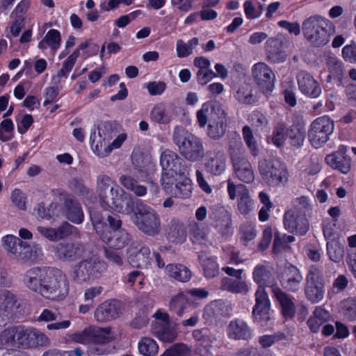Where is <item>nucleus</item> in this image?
Segmentation results:
<instances>
[{"mask_svg": "<svg viewBox=\"0 0 356 356\" xmlns=\"http://www.w3.org/2000/svg\"><path fill=\"white\" fill-rule=\"evenodd\" d=\"M24 283L29 289L51 300H61L69 293L67 279L58 269L32 268L26 273Z\"/></svg>", "mask_w": 356, "mask_h": 356, "instance_id": "1", "label": "nucleus"}, {"mask_svg": "<svg viewBox=\"0 0 356 356\" xmlns=\"http://www.w3.org/2000/svg\"><path fill=\"white\" fill-rule=\"evenodd\" d=\"M163 169L161 182L167 193L188 197L192 192V181L187 168L181 164V157H161Z\"/></svg>", "mask_w": 356, "mask_h": 356, "instance_id": "2", "label": "nucleus"}, {"mask_svg": "<svg viewBox=\"0 0 356 356\" xmlns=\"http://www.w3.org/2000/svg\"><path fill=\"white\" fill-rule=\"evenodd\" d=\"M97 191L103 207L112 209L122 213L132 211L131 197L106 175H99L97 180Z\"/></svg>", "mask_w": 356, "mask_h": 356, "instance_id": "3", "label": "nucleus"}, {"mask_svg": "<svg viewBox=\"0 0 356 356\" xmlns=\"http://www.w3.org/2000/svg\"><path fill=\"white\" fill-rule=\"evenodd\" d=\"M90 216L93 227L102 241L116 250L125 246L129 241V235L125 230L120 229L122 222L118 218L108 216V227L100 212L90 210Z\"/></svg>", "mask_w": 356, "mask_h": 356, "instance_id": "4", "label": "nucleus"}, {"mask_svg": "<svg viewBox=\"0 0 356 356\" xmlns=\"http://www.w3.org/2000/svg\"><path fill=\"white\" fill-rule=\"evenodd\" d=\"M334 30L333 23L319 15L309 17L302 24L305 38L315 47H323L327 44Z\"/></svg>", "mask_w": 356, "mask_h": 356, "instance_id": "5", "label": "nucleus"}, {"mask_svg": "<svg viewBox=\"0 0 356 356\" xmlns=\"http://www.w3.org/2000/svg\"><path fill=\"white\" fill-rule=\"evenodd\" d=\"M115 135V131L109 122H102L95 127L90 136V144L96 154H109L113 149H118L127 139V134H120L111 143Z\"/></svg>", "mask_w": 356, "mask_h": 356, "instance_id": "6", "label": "nucleus"}, {"mask_svg": "<svg viewBox=\"0 0 356 356\" xmlns=\"http://www.w3.org/2000/svg\"><path fill=\"white\" fill-rule=\"evenodd\" d=\"M259 170L262 178L269 185L279 186L288 181L286 167L275 157L262 159L259 163Z\"/></svg>", "mask_w": 356, "mask_h": 356, "instance_id": "7", "label": "nucleus"}, {"mask_svg": "<svg viewBox=\"0 0 356 356\" xmlns=\"http://www.w3.org/2000/svg\"><path fill=\"white\" fill-rule=\"evenodd\" d=\"M116 336L111 327L89 326L73 333L70 338L74 342L84 345L106 344L115 340Z\"/></svg>", "mask_w": 356, "mask_h": 356, "instance_id": "8", "label": "nucleus"}, {"mask_svg": "<svg viewBox=\"0 0 356 356\" xmlns=\"http://www.w3.org/2000/svg\"><path fill=\"white\" fill-rule=\"evenodd\" d=\"M133 222L142 232L149 234H156L159 231L160 220L156 212L150 207L138 202L132 218Z\"/></svg>", "mask_w": 356, "mask_h": 356, "instance_id": "9", "label": "nucleus"}, {"mask_svg": "<svg viewBox=\"0 0 356 356\" xmlns=\"http://www.w3.org/2000/svg\"><path fill=\"white\" fill-rule=\"evenodd\" d=\"M154 321L151 325V332L164 343H171L177 337L176 326L170 321V316L163 309H158L153 315Z\"/></svg>", "mask_w": 356, "mask_h": 356, "instance_id": "10", "label": "nucleus"}, {"mask_svg": "<svg viewBox=\"0 0 356 356\" xmlns=\"http://www.w3.org/2000/svg\"><path fill=\"white\" fill-rule=\"evenodd\" d=\"M334 130V123L327 115L314 120L310 125L308 138L315 148L322 147L329 139Z\"/></svg>", "mask_w": 356, "mask_h": 356, "instance_id": "11", "label": "nucleus"}, {"mask_svg": "<svg viewBox=\"0 0 356 356\" xmlns=\"http://www.w3.org/2000/svg\"><path fill=\"white\" fill-rule=\"evenodd\" d=\"M106 270V264L97 258L83 260L74 266L72 277L83 283L98 277Z\"/></svg>", "mask_w": 356, "mask_h": 356, "instance_id": "12", "label": "nucleus"}, {"mask_svg": "<svg viewBox=\"0 0 356 356\" xmlns=\"http://www.w3.org/2000/svg\"><path fill=\"white\" fill-rule=\"evenodd\" d=\"M324 291L323 272L318 267L312 266L306 278L305 296L312 303H317L323 300Z\"/></svg>", "mask_w": 356, "mask_h": 356, "instance_id": "13", "label": "nucleus"}, {"mask_svg": "<svg viewBox=\"0 0 356 356\" xmlns=\"http://www.w3.org/2000/svg\"><path fill=\"white\" fill-rule=\"evenodd\" d=\"M267 38L268 35L264 32H254L249 36L248 42L252 45H257L266 40L265 49L268 60L273 63H280L285 60L286 54L280 50V41L275 38Z\"/></svg>", "mask_w": 356, "mask_h": 356, "instance_id": "14", "label": "nucleus"}, {"mask_svg": "<svg viewBox=\"0 0 356 356\" xmlns=\"http://www.w3.org/2000/svg\"><path fill=\"white\" fill-rule=\"evenodd\" d=\"M31 327L7 328L0 334V342L9 346L31 348Z\"/></svg>", "mask_w": 356, "mask_h": 356, "instance_id": "15", "label": "nucleus"}, {"mask_svg": "<svg viewBox=\"0 0 356 356\" xmlns=\"http://www.w3.org/2000/svg\"><path fill=\"white\" fill-rule=\"evenodd\" d=\"M227 193L232 200L238 197L237 209L241 215L248 216L254 210V202L245 185L235 184L231 179H228Z\"/></svg>", "mask_w": 356, "mask_h": 356, "instance_id": "16", "label": "nucleus"}, {"mask_svg": "<svg viewBox=\"0 0 356 356\" xmlns=\"http://www.w3.org/2000/svg\"><path fill=\"white\" fill-rule=\"evenodd\" d=\"M173 138L183 154H200L203 152L200 139L182 127H177L175 129Z\"/></svg>", "mask_w": 356, "mask_h": 356, "instance_id": "17", "label": "nucleus"}, {"mask_svg": "<svg viewBox=\"0 0 356 356\" xmlns=\"http://www.w3.org/2000/svg\"><path fill=\"white\" fill-rule=\"evenodd\" d=\"M252 76L259 90L265 95H270L275 88V75L265 63L259 62L252 68Z\"/></svg>", "mask_w": 356, "mask_h": 356, "instance_id": "18", "label": "nucleus"}, {"mask_svg": "<svg viewBox=\"0 0 356 356\" xmlns=\"http://www.w3.org/2000/svg\"><path fill=\"white\" fill-rule=\"evenodd\" d=\"M283 223L289 232L299 235H305L309 229V220L296 207H291L285 211Z\"/></svg>", "mask_w": 356, "mask_h": 356, "instance_id": "19", "label": "nucleus"}, {"mask_svg": "<svg viewBox=\"0 0 356 356\" xmlns=\"http://www.w3.org/2000/svg\"><path fill=\"white\" fill-rule=\"evenodd\" d=\"M127 260L133 267L143 268L150 265L152 256L148 247L133 244L128 248Z\"/></svg>", "mask_w": 356, "mask_h": 356, "instance_id": "20", "label": "nucleus"}, {"mask_svg": "<svg viewBox=\"0 0 356 356\" xmlns=\"http://www.w3.org/2000/svg\"><path fill=\"white\" fill-rule=\"evenodd\" d=\"M297 81L300 91L309 98H317L321 92V87L318 81L305 71L300 72L297 75Z\"/></svg>", "mask_w": 356, "mask_h": 356, "instance_id": "21", "label": "nucleus"}, {"mask_svg": "<svg viewBox=\"0 0 356 356\" xmlns=\"http://www.w3.org/2000/svg\"><path fill=\"white\" fill-rule=\"evenodd\" d=\"M256 304L253 308L252 315L257 323L269 319L270 300L264 287L258 286L255 293Z\"/></svg>", "mask_w": 356, "mask_h": 356, "instance_id": "22", "label": "nucleus"}, {"mask_svg": "<svg viewBox=\"0 0 356 356\" xmlns=\"http://www.w3.org/2000/svg\"><path fill=\"white\" fill-rule=\"evenodd\" d=\"M234 175L241 181L251 183L254 179V174L246 157H232Z\"/></svg>", "mask_w": 356, "mask_h": 356, "instance_id": "23", "label": "nucleus"}, {"mask_svg": "<svg viewBox=\"0 0 356 356\" xmlns=\"http://www.w3.org/2000/svg\"><path fill=\"white\" fill-rule=\"evenodd\" d=\"M302 279L300 270L296 266L290 265L283 270L280 282L284 289L295 292L299 289Z\"/></svg>", "mask_w": 356, "mask_h": 356, "instance_id": "24", "label": "nucleus"}, {"mask_svg": "<svg viewBox=\"0 0 356 356\" xmlns=\"http://www.w3.org/2000/svg\"><path fill=\"white\" fill-rule=\"evenodd\" d=\"M37 230L44 237L52 241L60 240L76 232V227L66 222L56 229L38 226Z\"/></svg>", "mask_w": 356, "mask_h": 356, "instance_id": "25", "label": "nucleus"}, {"mask_svg": "<svg viewBox=\"0 0 356 356\" xmlns=\"http://www.w3.org/2000/svg\"><path fill=\"white\" fill-rule=\"evenodd\" d=\"M229 338L234 340H248L252 337V330L246 322L241 319L232 320L227 326Z\"/></svg>", "mask_w": 356, "mask_h": 356, "instance_id": "26", "label": "nucleus"}, {"mask_svg": "<svg viewBox=\"0 0 356 356\" xmlns=\"http://www.w3.org/2000/svg\"><path fill=\"white\" fill-rule=\"evenodd\" d=\"M325 65L327 67L329 75L327 81L332 79H336L341 84L344 77L343 63L333 54L328 52L325 54Z\"/></svg>", "mask_w": 356, "mask_h": 356, "instance_id": "27", "label": "nucleus"}, {"mask_svg": "<svg viewBox=\"0 0 356 356\" xmlns=\"http://www.w3.org/2000/svg\"><path fill=\"white\" fill-rule=\"evenodd\" d=\"M62 38L60 32L54 29L49 30L43 38L39 42L38 47L42 52L49 49L54 54L61 46Z\"/></svg>", "mask_w": 356, "mask_h": 356, "instance_id": "28", "label": "nucleus"}, {"mask_svg": "<svg viewBox=\"0 0 356 356\" xmlns=\"http://www.w3.org/2000/svg\"><path fill=\"white\" fill-rule=\"evenodd\" d=\"M120 314V306L116 302H104L95 312V318L99 322H106L116 318Z\"/></svg>", "mask_w": 356, "mask_h": 356, "instance_id": "29", "label": "nucleus"}, {"mask_svg": "<svg viewBox=\"0 0 356 356\" xmlns=\"http://www.w3.org/2000/svg\"><path fill=\"white\" fill-rule=\"evenodd\" d=\"M221 109L219 106H214L210 102H206L197 111L196 118L199 126L205 127L207 123H210L218 118V110Z\"/></svg>", "mask_w": 356, "mask_h": 356, "instance_id": "30", "label": "nucleus"}, {"mask_svg": "<svg viewBox=\"0 0 356 356\" xmlns=\"http://www.w3.org/2000/svg\"><path fill=\"white\" fill-rule=\"evenodd\" d=\"M273 292L275 297L280 303L282 314L286 318H291L296 312V307L293 299L286 294L278 287H273Z\"/></svg>", "mask_w": 356, "mask_h": 356, "instance_id": "31", "label": "nucleus"}, {"mask_svg": "<svg viewBox=\"0 0 356 356\" xmlns=\"http://www.w3.org/2000/svg\"><path fill=\"white\" fill-rule=\"evenodd\" d=\"M54 252L60 259L72 260L80 254L81 248L78 244L60 243L54 247Z\"/></svg>", "mask_w": 356, "mask_h": 356, "instance_id": "32", "label": "nucleus"}, {"mask_svg": "<svg viewBox=\"0 0 356 356\" xmlns=\"http://www.w3.org/2000/svg\"><path fill=\"white\" fill-rule=\"evenodd\" d=\"M330 318V313L322 307H316L312 315L307 320V325L313 332H317L320 327Z\"/></svg>", "mask_w": 356, "mask_h": 356, "instance_id": "33", "label": "nucleus"}, {"mask_svg": "<svg viewBox=\"0 0 356 356\" xmlns=\"http://www.w3.org/2000/svg\"><path fill=\"white\" fill-rule=\"evenodd\" d=\"M22 249L18 254V261L22 262H31L42 255L41 247L35 243L29 244L26 242L21 243Z\"/></svg>", "mask_w": 356, "mask_h": 356, "instance_id": "34", "label": "nucleus"}, {"mask_svg": "<svg viewBox=\"0 0 356 356\" xmlns=\"http://www.w3.org/2000/svg\"><path fill=\"white\" fill-rule=\"evenodd\" d=\"M165 273L168 277L181 282H188L191 278V270L181 264H168L165 268Z\"/></svg>", "mask_w": 356, "mask_h": 356, "instance_id": "35", "label": "nucleus"}, {"mask_svg": "<svg viewBox=\"0 0 356 356\" xmlns=\"http://www.w3.org/2000/svg\"><path fill=\"white\" fill-rule=\"evenodd\" d=\"M218 118L210 122L208 126V135L213 138L222 136L225 131L226 118L225 112L222 109L218 110Z\"/></svg>", "mask_w": 356, "mask_h": 356, "instance_id": "36", "label": "nucleus"}, {"mask_svg": "<svg viewBox=\"0 0 356 356\" xmlns=\"http://www.w3.org/2000/svg\"><path fill=\"white\" fill-rule=\"evenodd\" d=\"M221 287L222 289L234 293L246 294L250 291L248 284L241 280H232L224 277L222 280Z\"/></svg>", "mask_w": 356, "mask_h": 356, "instance_id": "37", "label": "nucleus"}, {"mask_svg": "<svg viewBox=\"0 0 356 356\" xmlns=\"http://www.w3.org/2000/svg\"><path fill=\"white\" fill-rule=\"evenodd\" d=\"M138 350L143 356H156L159 346L157 342L149 337H143L138 342Z\"/></svg>", "mask_w": 356, "mask_h": 356, "instance_id": "38", "label": "nucleus"}, {"mask_svg": "<svg viewBox=\"0 0 356 356\" xmlns=\"http://www.w3.org/2000/svg\"><path fill=\"white\" fill-rule=\"evenodd\" d=\"M65 207V216L67 218L76 224H79L83 222L84 216L78 202H74L71 200H67Z\"/></svg>", "mask_w": 356, "mask_h": 356, "instance_id": "39", "label": "nucleus"}, {"mask_svg": "<svg viewBox=\"0 0 356 356\" xmlns=\"http://www.w3.org/2000/svg\"><path fill=\"white\" fill-rule=\"evenodd\" d=\"M168 236L172 242L178 243L184 242L186 238V232L184 225L178 220H171Z\"/></svg>", "mask_w": 356, "mask_h": 356, "instance_id": "40", "label": "nucleus"}, {"mask_svg": "<svg viewBox=\"0 0 356 356\" xmlns=\"http://www.w3.org/2000/svg\"><path fill=\"white\" fill-rule=\"evenodd\" d=\"M1 241L4 250L8 253L13 255L16 259H18V254L22 249L21 243H24V241L11 234L3 236Z\"/></svg>", "mask_w": 356, "mask_h": 356, "instance_id": "41", "label": "nucleus"}, {"mask_svg": "<svg viewBox=\"0 0 356 356\" xmlns=\"http://www.w3.org/2000/svg\"><path fill=\"white\" fill-rule=\"evenodd\" d=\"M252 278L259 286L265 287L271 278L269 266L263 264L257 265L252 272Z\"/></svg>", "mask_w": 356, "mask_h": 356, "instance_id": "42", "label": "nucleus"}, {"mask_svg": "<svg viewBox=\"0 0 356 356\" xmlns=\"http://www.w3.org/2000/svg\"><path fill=\"white\" fill-rule=\"evenodd\" d=\"M150 118L159 124H167L172 120V115L165 104L160 103L156 104L151 111Z\"/></svg>", "mask_w": 356, "mask_h": 356, "instance_id": "43", "label": "nucleus"}, {"mask_svg": "<svg viewBox=\"0 0 356 356\" xmlns=\"http://www.w3.org/2000/svg\"><path fill=\"white\" fill-rule=\"evenodd\" d=\"M243 7L245 15L248 19H258L263 13V5L257 0H245Z\"/></svg>", "mask_w": 356, "mask_h": 356, "instance_id": "44", "label": "nucleus"}, {"mask_svg": "<svg viewBox=\"0 0 356 356\" xmlns=\"http://www.w3.org/2000/svg\"><path fill=\"white\" fill-rule=\"evenodd\" d=\"M326 250L329 259L333 262L339 263L343 260L344 248L338 240L327 242Z\"/></svg>", "mask_w": 356, "mask_h": 356, "instance_id": "45", "label": "nucleus"}, {"mask_svg": "<svg viewBox=\"0 0 356 356\" xmlns=\"http://www.w3.org/2000/svg\"><path fill=\"white\" fill-rule=\"evenodd\" d=\"M120 182L124 188L133 192L136 196L143 197L147 194V188L143 185L138 184L137 181L130 176H121Z\"/></svg>", "mask_w": 356, "mask_h": 356, "instance_id": "46", "label": "nucleus"}, {"mask_svg": "<svg viewBox=\"0 0 356 356\" xmlns=\"http://www.w3.org/2000/svg\"><path fill=\"white\" fill-rule=\"evenodd\" d=\"M199 40L193 38L187 42L178 40L176 42L177 56L179 58H185L193 54V50L198 45Z\"/></svg>", "mask_w": 356, "mask_h": 356, "instance_id": "47", "label": "nucleus"}, {"mask_svg": "<svg viewBox=\"0 0 356 356\" xmlns=\"http://www.w3.org/2000/svg\"><path fill=\"white\" fill-rule=\"evenodd\" d=\"M188 302L187 294L185 292H181L172 298L169 303V308L179 316H181L184 314Z\"/></svg>", "mask_w": 356, "mask_h": 356, "instance_id": "48", "label": "nucleus"}, {"mask_svg": "<svg viewBox=\"0 0 356 356\" xmlns=\"http://www.w3.org/2000/svg\"><path fill=\"white\" fill-rule=\"evenodd\" d=\"M341 312L347 320H356V297H349L341 302Z\"/></svg>", "mask_w": 356, "mask_h": 356, "instance_id": "49", "label": "nucleus"}, {"mask_svg": "<svg viewBox=\"0 0 356 356\" xmlns=\"http://www.w3.org/2000/svg\"><path fill=\"white\" fill-rule=\"evenodd\" d=\"M189 234L194 243H201L207 240L208 230L201 224L193 221L189 225Z\"/></svg>", "mask_w": 356, "mask_h": 356, "instance_id": "50", "label": "nucleus"}, {"mask_svg": "<svg viewBox=\"0 0 356 356\" xmlns=\"http://www.w3.org/2000/svg\"><path fill=\"white\" fill-rule=\"evenodd\" d=\"M199 259L206 277L212 278L218 274L219 266L213 259L205 255L200 256Z\"/></svg>", "mask_w": 356, "mask_h": 356, "instance_id": "51", "label": "nucleus"}, {"mask_svg": "<svg viewBox=\"0 0 356 356\" xmlns=\"http://www.w3.org/2000/svg\"><path fill=\"white\" fill-rule=\"evenodd\" d=\"M206 170L211 174L219 175L226 168V162L223 157H209L205 163Z\"/></svg>", "mask_w": 356, "mask_h": 356, "instance_id": "52", "label": "nucleus"}, {"mask_svg": "<svg viewBox=\"0 0 356 356\" xmlns=\"http://www.w3.org/2000/svg\"><path fill=\"white\" fill-rule=\"evenodd\" d=\"M325 161L331 168L342 173H347L350 168V161L348 157H325Z\"/></svg>", "mask_w": 356, "mask_h": 356, "instance_id": "53", "label": "nucleus"}, {"mask_svg": "<svg viewBox=\"0 0 356 356\" xmlns=\"http://www.w3.org/2000/svg\"><path fill=\"white\" fill-rule=\"evenodd\" d=\"M31 348L47 346L50 343L49 338L47 334L33 327H31Z\"/></svg>", "mask_w": 356, "mask_h": 356, "instance_id": "54", "label": "nucleus"}, {"mask_svg": "<svg viewBox=\"0 0 356 356\" xmlns=\"http://www.w3.org/2000/svg\"><path fill=\"white\" fill-rule=\"evenodd\" d=\"M323 236L327 241H337L338 232L337 231V223L330 219H325L322 223Z\"/></svg>", "mask_w": 356, "mask_h": 356, "instance_id": "55", "label": "nucleus"}, {"mask_svg": "<svg viewBox=\"0 0 356 356\" xmlns=\"http://www.w3.org/2000/svg\"><path fill=\"white\" fill-rule=\"evenodd\" d=\"M61 213V207L56 203H52L47 209L42 205H39L38 208V213L42 218L51 219L58 217Z\"/></svg>", "mask_w": 356, "mask_h": 356, "instance_id": "56", "label": "nucleus"}, {"mask_svg": "<svg viewBox=\"0 0 356 356\" xmlns=\"http://www.w3.org/2000/svg\"><path fill=\"white\" fill-rule=\"evenodd\" d=\"M14 136V124L10 119H5L0 123V140L8 141Z\"/></svg>", "mask_w": 356, "mask_h": 356, "instance_id": "57", "label": "nucleus"}, {"mask_svg": "<svg viewBox=\"0 0 356 356\" xmlns=\"http://www.w3.org/2000/svg\"><path fill=\"white\" fill-rule=\"evenodd\" d=\"M295 241V237L290 235L283 234L280 236L276 234L273 243V251L275 253L281 252L287 248V244Z\"/></svg>", "mask_w": 356, "mask_h": 356, "instance_id": "58", "label": "nucleus"}, {"mask_svg": "<svg viewBox=\"0 0 356 356\" xmlns=\"http://www.w3.org/2000/svg\"><path fill=\"white\" fill-rule=\"evenodd\" d=\"M305 136V130L298 127H292L289 133L291 145L296 147H299L303 144Z\"/></svg>", "mask_w": 356, "mask_h": 356, "instance_id": "59", "label": "nucleus"}, {"mask_svg": "<svg viewBox=\"0 0 356 356\" xmlns=\"http://www.w3.org/2000/svg\"><path fill=\"white\" fill-rule=\"evenodd\" d=\"M190 348L184 343H177L164 351L160 356H188Z\"/></svg>", "mask_w": 356, "mask_h": 356, "instance_id": "60", "label": "nucleus"}, {"mask_svg": "<svg viewBox=\"0 0 356 356\" xmlns=\"http://www.w3.org/2000/svg\"><path fill=\"white\" fill-rule=\"evenodd\" d=\"M241 238L243 241L248 242L257 236L255 225L250 222L243 223L240 229Z\"/></svg>", "mask_w": 356, "mask_h": 356, "instance_id": "61", "label": "nucleus"}, {"mask_svg": "<svg viewBox=\"0 0 356 356\" xmlns=\"http://www.w3.org/2000/svg\"><path fill=\"white\" fill-rule=\"evenodd\" d=\"M341 56L346 61L356 64V43L345 45L342 48Z\"/></svg>", "mask_w": 356, "mask_h": 356, "instance_id": "62", "label": "nucleus"}, {"mask_svg": "<svg viewBox=\"0 0 356 356\" xmlns=\"http://www.w3.org/2000/svg\"><path fill=\"white\" fill-rule=\"evenodd\" d=\"M231 224V215L227 211H225L222 213V220L216 222V227L222 234H226L229 233Z\"/></svg>", "mask_w": 356, "mask_h": 356, "instance_id": "63", "label": "nucleus"}, {"mask_svg": "<svg viewBox=\"0 0 356 356\" xmlns=\"http://www.w3.org/2000/svg\"><path fill=\"white\" fill-rule=\"evenodd\" d=\"M286 139L285 127L283 124H279L275 129L271 142L277 147H280Z\"/></svg>", "mask_w": 356, "mask_h": 356, "instance_id": "64", "label": "nucleus"}]
</instances>
